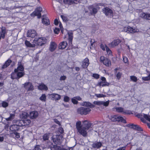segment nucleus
I'll use <instances>...</instances> for the list:
<instances>
[{
  "mask_svg": "<svg viewBox=\"0 0 150 150\" xmlns=\"http://www.w3.org/2000/svg\"><path fill=\"white\" fill-rule=\"evenodd\" d=\"M18 67L17 69H14V71H21L24 72V67L21 62H18Z\"/></svg>",
  "mask_w": 150,
  "mask_h": 150,
  "instance_id": "nucleus-16",
  "label": "nucleus"
},
{
  "mask_svg": "<svg viewBox=\"0 0 150 150\" xmlns=\"http://www.w3.org/2000/svg\"><path fill=\"white\" fill-rule=\"evenodd\" d=\"M105 14L107 16H109L110 17L112 16V11L108 8H105Z\"/></svg>",
  "mask_w": 150,
  "mask_h": 150,
  "instance_id": "nucleus-18",
  "label": "nucleus"
},
{
  "mask_svg": "<svg viewBox=\"0 0 150 150\" xmlns=\"http://www.w3.org/2000/svg\"><path fill=\"white\" fill-rule=\"evenodd\" d=\"M38 112L37 111H32L30 113V117L32 119L38 117Z\"/></svg>",
  "mask_w": 150,
  "mask_h": 150,
  "instance_id": "nucleus-23",
  "label": "nucleus"
},
{
  "mask_svg": "<svg viewBox=\"0 0 150 150\" xmlns=\"http://www.w3.org/2000/svg\"><path fill=\"white\" fill-rule=\"evenodd\" d=\"M64 2L65 4L69 5H71L74 2L73 0H64Z\"/></svg>",
  "mask_w": 150,
  "mask_h": 150,
  "instance_id": "nucleus-39",
  "label": "nucleus"
},
{
  "mask_svg": "<svg viewBox=\"0 0 150 150\" xmlns=\"http://www.w3.org/2000/svg\"><path fill=\"white\" fill-rule=\"evenodd\" d=\"M109 84V83L106 82V79L105 77H104V86H108Z\"/></svg>",
  "mask_w": 150,
  "mask_h": 150,
  "instance_id": "nucleus-54",
  "label": "nucleus"
},
{
  "mask_svg": "<svg viewBox=\"0 0 150 150\" xmlns=\"http://www.w3.org/2000/svg\"><path fill=\"white\" fill-rule=\"evenodd\" d=\"M126 146L122 147H120L117 149L116 150H125Z\"/></svg>",
  "mask_w": 150,
  "mask_h": 150,
  "instance_id": "nucleus-58",
  "label": "nucleus"
},
{
  "mask_svg": "<svg viewBox=\"0 0 150 150\" xmlns=\"http://www.w3.org/2000/svg\"><path fill=\"white\" fill-rule=\"evenodd\" d=\"M42 8L40 7H38L36 8L35 10L30 14L31 17H34L37 16L38 18H40L41 17V12L42 11Z\"/></svg>",
  "mask_w": 150,
  "mask_h": 150,
  "instance_id": "nucleus-4",
  "label": "nucleus"
},
{
  "mask_svg": "<svg viewBox=\"0 0 150 150\" xmlns=\"http://www.w3.org/2000/svg\"><path fill=\"white\" fill-rule=\"evenodd\" d=\"M25 44L28 47H34V46H33V45L31 44L29 41L27 40H25Z\"/></svg>",
  "mask_w": 150,
  "mask_h": 150,
  "instance_id": "nucleus-43",
  "label": "nucleus"
},
{
  "mask_svg": "<svg viewBox=\"0 0 150 150\" xmlns=\"http://www.w3.org/2000/svg\"><path fill=\"white\" fill-rule=\"evenodd\" d=\"M119 68H116L115 69V74H116V77L117 79H119L121 77L122 73L120 72H118V70Z\"/></svg>",
  "mask_w": 150,
  "mask_h": 150,
  "instance_id": "nucleus-33",
  "label": "nucleus"
},
{
  "mask_svg": "<svg viewBox=\"0 0 150 150\" xmlns=\"http://www.w3.org/2000/svg\"><path fill=\"white\" fill-rule=\"evenodd\" d=\"M89 64V60L88 58H86L82 62V67L83 68L87 67Z\"/></svg>",
  "mask_w": 150,
  "mask_h": 150,
  "instance_id": "nucleus-17",
  "label": "nucleus"
},
{
  "mask_svg": "<svg viewBox=\"0 0 150 150\" xmlns=\"http://www.w3.org/2000/svg\"><path fill=\"white\" fill-rule=\"evenodd\" d=\"M54 121L57 124L60 125V122L57 119H55L54 120Z\"/></svg>",
  "mask_w": 150,
  "mask_h": 150,
  "instance_id": "nucleus-62",
  "label": "nucleus"
},
{
  "mask_svg": "<svg viewBox=\"0 0 150 150\" xmlns=\"http://www.w3.org/2000/svg\"><path fill=\"white\" fill-rule=\"evenodd\" d=\"M72 102L75 104H76L78 103V101L74 97L71 99Z\"/></svg>",
  "mask_w": 150,
  "mask_h": 150,
  "instance_id": "nucleus-49",
  "label": "nucleus"
},
{
  "mask_svg": "<svg viewBox=\"0 0 150 150\" xmlns=\"http://www.w3.org/2000/svg\"><path fill=\"white\" fill-rule=\"evenodd\" d=\"M24 87L28 91H32L34 89L33 86L30 82L25 83L24 84Z\"/></svg>",
  "mask_w": 150,
  "mask_h": 150,
  "instance_id": "nucleus-10",
  "label": "nucleus"
},
{
  "mask_svg": "<svg viewBox=\"0 0 150 150\" xmlns=\"http://www.w3.org/2000/svg\"><path fill=\"white\" fill-rule=\"evenodd\" d=\"M91 124L86 120L83 122V127H86L88 130L91 127Z\"/></svg>",
  "mask_w": 150,
  "mask_h": 150,
  "instance_id": "nucleus-21",
  "label": "nucleus"
},
{
  "mask_svg": "<svg viewBox=\"0 0 150 150\" xmlns=\"http://www.w3.org/2000/svg\"><path fill=\"white\" fill-rule=\"evenodd\" d=\"M57 45L54 42H52L50 43L49 50L51 52L54 51L56 49Z\"/></svg>",
  "mask_w": 150,
  "mask_h": 150,
  "instance_id": "nucleus-25",
  "label": "nucleus"
},
{
  "mask_svg": "<svg viewBox=\"0 0 150 150\" xmlns=\"http://www.w3.org/2000/svg\"><path fill=\"white\" fill-rule=\"evenodd\" d=\"M83 106H89L91 108H93L95 106L94 105L88 102H84L83 103Z\"/></svg>",
  "mask_w": 150,
  "mask_h": 150,
  "instance_id": "nucleus-32",
  "label": "nucleus"
},
{
  "mask_svg": "<svg viewBox=\"0 0 150 150\" xmlns=\"http://www.w3.org/2000/svg\"><path fill=\"white\" fill-rule=\"evenodd\" d=\"M91 111V109L88 108L81 107L77 110L78 113L81 115H86L89 113Z\"/></svg>",
  "mask_w": 150,
  "mask_h": 150,
  "instance_id": "nucleus-5",
  "label": "nucleus"
},
{
  "mask_svg": "<svg viewBox=\"0 0 150 150\" xmlns=\"http://www.w3.org/2000/svg\"><path fill=\"white\" fill-rule=\"evenodd\" d=\"M93 104L94 105L100 106L103 105V101H94L93 102Z\"/></svg>",
  "mask_w": 150,
  "mask_h": 150,
  "instance_id": "nucleus-38",
  "label": "nucleus"
},
{
  "mask_svg": "<svg viewBox=\"0 0 150 150\" xmlns=\"http://www.w3.org/2000/svg\"><path fill=\"white\" fill-rule=\"evenodd\" d=\"M61 147L56 145H53L50 147L51 150H60Z\"/></svg>",
  "mask_w": 150,
  "mask_h": 150,
  "instance_id": "nucleus-37",
  "label": "nucleus"
},
{
  "mask_svg": "<svg viewBox=\"0 0 150 150\" xmlns=\"http://www.w3.org/2000/svg\"><path fill=\"white\" fill-rule=\"evenodd\" d=\"M105 50L108 54L109 55L111 53V50L106 45H105V47H104V51Z\"/></svg>",
  "mask_w": 150,
  "mask_h": 150,
  "instance_id": "nucleus-36",
  "label": "nucleus"
},
{
  "mask_svg": "<svg viewBox=\"0 0 150 150\" xmlns=\"http://www.w3.org/2000/svg\"><path fill=\"white\" fill-rule=\"evenodd\" d=\"M88 130L86 129L85 127H82L79 129L78 131L79 133L82 135L83 137H86L87 136V131Z\"/></svg>",
  "mask_w": 150,
  "mask_h": 150,
  "instance_id": "nucleus-13",
  "label": "nucleus"
},
{
  "mask_svg": "<svg viewBox=\"0 0 150 150\" xmlns=\"http://www.w3.org/2000/svg\"><path fill=\"white\" fill-rule=\"evenodd\" d=\"M123 61L125 63H127L128 62V58L125 56H123Z\"/></svg>",
  "mask_w": 150,
  "mask_h": 150,
  "instance_id": "nucleus-48",
  "label": "nucleus"
},
{
  "mask_svg": "<svg viewBox=\"0 0 150 150\" xmlns=\"http://www.w3.org/2000/svg\"><path fill=\"white\" fill-rule=\"evenodd\" d=\"M68 40L69 41V43L72 44V41L73 38V33L72 32H68Z\"/></svg>",
  "mask_w": 150,
  "mask_h": 150,
  "instance_id": "nucleus-28",
  "label": "nucleus"
},
{
  "mask_svg": "<svg viewBox=\"0 0 150 150\" xmlns=\"http://www.w3.org/2000/svg\"><path fill=\"white\" fill-rule=\"evenodd\" d=\"M59 28H55L54 30V33L56 34H58L59 33Z\"/></svg>",
  "mask_w": 150,
  "mask_h": 150,
  "instance_id": "nucleus-53",
  "label": "nucleus"
},
{
  "mask_svg": "<svg viewBox=\"0 0 150 150\" xmlns=\"http://www.w3.org/2000/svg\"><path fill=\"white\" fill-rule=\"evenodd\" d=\"M128 126L134 129L139 131H143V129L139 126L134 124H129Z\"/></svg>",
  "mask_w": 150,
  "mask_h": 150,
  "instance_id": "nucleus-11",
  "label": "nucleus"
},
{
  "mask_svg": "<svg viewBox=\"0 0 150 150\" xmlns=\"http://www.w3.org/2000/svg\"><path fill=\"white\" fill-rule=\"evenodd\" d=\"M31 122L30 120L25 119L20 121V123L21 124V125L22 126H25L28 125L30 124Z\"/></svg>",
  "mask_w": 150,
  "mask_h": 150,
  "instance_id": "nucleus-15",
  "label": "nucleus"
},
{
  "mask_svg": "<svg viewBox=\"0 0 150 150\" xmlns=\"http://www.w3.org/2000/svg\"><path fill=\"white\" fill-rule=\"evenodd\" d=\"M109 117V118L112 121L115 122V121H118L120 122L121 121L122 122L124 123H126V120L124 119L123 118L119 116L118 115H112L109 117V116H108Z\"/></svg>",
  "mask_w": 150,
  "mask_h": 150,
  "instance_id": "nucleus-2",
  "label": "nucleus"
},
{
  "mask_svg": "<svg viewBox=\"0 0 150 150\" xmlns=\"http://www.w3.org/2000/svg\"><path fill=\"white\" fill-rule=\"evenodd\" d=\"M102 146V144L100 142H95L92 144V147L94 148H98Z\"/></svg>",
  "mask_w": 150,
  "mask_h": 150,
  "instance_id": "nucleus-30",
  "label": "nucleus"
},
{
  "mask_svg": "<svg viewBox=\"0 0 150 150\" xmlns=\"http://www.w3.org/2000/svg\"><path fill=\"white\" fill-rule=\"evenodd\" d=\"M142 79L144 81H148L150 80V73L148 76L146 77H142Z\"/></svg>",
  "mask_w": 150,
  "mask_h": 150,
  "instance_id": "nucleus-42",
  "label": "nucleus"
},
{
  "mask_svg": "<svg viewBox=\"0 0 150 150\" xmlns=\"http://www.w3.org/2000/svg\"><path fill=\"white\" fill-rule=\"evenodd\" d=\"M59 22L58 20L56 19L54 21V24L55 25H57L58 24Z\"/></svg>",
  "mask_w": 150,
  "mask_h": 150,
  "instance_id": "nucleus-64",
  "label": "nucleus"
},
{
  "mask_svg": "<svg viewBox=\"0 0 150 150\" xmlns=\"http://www.w3.org/2000/svg\"><path fill=\"white\" fill-rule=\"evenodd\" d=\"M19 126H21V125H13L10 127V129L11 131H16L19 129Z\"/></svg>",
  "mask_w": 150,
  "mask_h": 150,
  "instance_id": "nucleus-20",
  "label": "nucleus"
},
{
  "mask_svg": "<svg viewBox=\"0 0 150 150\" xmlns=\"http://www.w3.org/2000/svg\"><path fill=\"white\" fill-rule=\"evenodd\" d=\"M33 150H41V149H40L39 146L36 145L35 146L34 149Z\"/></svg>",
  "mask_w": 150,
  "mask_h": 150,
  "instance_id": "nucleus-55",
  "label": "nucleus"
},
{
  "mask_svg": "<svg viewBox=\"0 0 150 150\" xmlns=\"http://www.w3.org/2000/svg\"><path fill=\"white\" fill-rule=\"evenodd\" d=\"M104 64L106 66L109 67L111 65L110 61L106 58L104 57Z\"/></svg>",
  "mask_w": 150,
  "mask_h": 150,
  "instance_id": "nucleus-27",
  "label": "nucleus"
},
{
  "mask_svg": "<svg viewBox=\"0 0 150 150\" xmlns=\"http://www.w3.org/2000/svg\"><path fill=\"white\" fill-rule=\"evenodd\" d=\"M1 105L3 107L6 108L8 106V104L7 102L4 101L2 103Z\"/></svg>",
  "mask_w": 150,
  "mask_h": 150,
  "instance_id": "nucleus-50",
  "label": "nucleus"
},
{
  "mask_svg": "<svg viewBox=\"0 0 150 150\" xmlns=\"http://www.w3.org/2000/svg\"><path fill=\"white\" fill-rule=\"evenodd\" d=\"M123 31L128 33H134L138 31L139 30L137 28H133L130 26L125 27L123 28Z\"/></svg>",
  "mask_w": 150,
  "mask_h": 150,
  "instance_id": "nucleus-7",
  "label": "nucleus"
},
{
  "mask_svg": "<svg viewBox=\"0 0 150 150\" xmlns=\"http://www.w3.org/2000/svg\"><path fill=\"white\" fill-rule=\"evenodd\" d=\"M5 33L6 30L5 29V28H2V29L1 32V35L2 38H4L5 36Z\"/></svg>",
  "mask_w": 150,
  "mask_h": 150,
  "instance_id": "nucleus-44",
  "label": "nucleus"
},
{
  "mask_svg": "<svg viewBox=\"0 0 150 150\" xmlns=\"http://www.w3.org/2000/svg\"><path fill=\"white\" fill-rule=\"evenodd\" d=\"M130 79L134 82H136L137 80V78L134 76H130Z\"/></svg>",
  "mask_w": 150,
  "mask_h": 150,
  "instance_id": "nucleus-47",
  "label": "nucleus"
},
{
  "mask_svg": "<svg viewBox=\"0 0 150 150\" xmlns=\"http://www.w3.org/2000/svg\"><path fill=\"white\" fill-rule=\"evenodd\" d=\"M116 111L119 112H123L124 114L127 113L128 111L124 110V108L121 107H116Z\"/></svg>",
  "mask_w": 150,
  "mask_h": 150,
  "instance_id": "nucleus-26",
  "label": "nucleus"
},
{
  "mask_svg": "<svg viewBox=\"0 0 150 150\" xmlns=\"http://www.w3.org/2000/svg\"><path fill=\"white\" fill-rule=\"evenodd\" d=\"M46 96L45 94H42L40 98V99L43 102H45L46 101Z\"/></svg>",
  "mask_w": 150,
  "mask_h": 150,
  "instance_id": "nucleus-41",
  "label": "nucleus"
},
{
  "mask_svg": "<svg viewBox=\"0 0 150 150\" xmlns=\"http://www.w3.org/2000/svg\"><path fill=\"white\" fill-rule=\"evenodd\" d=\"M92 76L95 79H98L99 77V75L97 74H93Z\"/></svg>",
  "mask_w": 150,
  "mask_h": 150,
  "instance_id": "nucleus-52",
  "label": "nucleus"
},
{
  "mask_svg": "<svg viewBox=\"0 0 150 150\" xmlns=\"http://www.w3.org/2000/svg\"><path fill=\"white\" fill-rule=\"evenodd\" d=\"M42 23L46 25H47L50 24L49 19L45 16H42Z\"/></svg>",
  "mask_w": 150,
  "mask_h": 150,
  "instance_id": "nucleus-19",
  "label": "nucleus"
},
{
  "mask_svg": "<svg viewBox=\"0 0 150 150\" xmlns=\"http://www.w3.org/2000/svg\"><path fill=\"white\" fill-rule=\"evenodd\" d=\"M140 16L143 18L150 20V14L149 13H143L140 14Z\"/></svg>",
  "mask_w": 150,
  "mask_h": 150,
  "instance_id": "nucleus-22",
  "label": "nucleus"
},
{
  "mask_svg": "<svg viewBox=\"0 0 150 150\" xmlns=\"http://www.w3.org/2000/svg\"><path fill=\"white\" fill-rule=\"evenodd\" d=\"M99 8L98 5H93L89 6L88 8L91 14L93 15L97 13L98 9H99Z\"/></svg>",
  "mask_w": 150,
  "mask_h": 150,
  "instance_id": "nucleus-8",
  "label": "nucleus"
},
{
  "mask_svg": "<svg viewBox=\"0 0 150 150\" xmlns=\"http://www.w3.org/2000/svg\"><path fill=\"white\" fill-rule=\"evenodd\" d=\"M143 117L145 119L150 122V116L143 114Z\"/></svg>",
  "mask_w": 150,
  "mask_h": 150,
  "instance_id": "nucleus-45",
  "label": "nucleus"
},
{
  "mask_svg": "<svg viewBox=\"0 0 150 150\" xmlns=\"http://www.w3.org/2000/svg\"><path fill=\"white\" fill-rule=\"evenodd\" d=\"M50 98L53 100H58L61 99V96L58 94L53 93L49 95Z\"/></svg>",
  "mask_w": 150,
  "mask_h": 150,
  "instance_id": "nucleus-9",
  "label": "nucleus"
},
{
  "mask_svg": "<svg viewBox=\"0 0 150 150\" xmlns=\"http://www.w3.org/2000/svg\"><path fill=\"white\" fill-rule=\"evenodd\" d=\"M11 62L12 61L11 59H8L2 66V69H4L6 68L10 64Z\"/></svg>",
  "mask_w": 150,
  "mask_h": 150,
  "instance_id": "nucleus-31",
  "label": "nucleus"
},
{
  "mask_svg": "<svg viewBox=\"0 0 150 150\" xmlns=\"http://www.w3.org/2000/svg\"><path fill=\"white\" fill-rule=\"evenodd\" d=\"M38 89L40 90H47L48 88L44 84L42 83L38 86Z\"/></svg>",
  "mask_w": 150,
  "mask_h": 150,
  "instance_id": "nucleus-34",
  "label": "nucleus"
},
{
  "mask_svg": "<svg viewBox=\"0 0 150 150\" xmlns=\"http://www.w3.org/2000/svg\"><path fill=\"white\" fill-rule=\"evenodd\" d=\"M15 116V114H10V117L6 119V120L7 121H11L13 119Z\"/></svg>",
  "mask_w": 150,
  "mask_h": 150,
  "instance_id": "nucleus-40",
  "label": "nucleus"
},
{
  "mask_svg": "<svg viewBox=\"0 0 150 150\" xmlns=\"http://www.w3.org/2000/svg\"><path fill=\"white\" fill-rule=\"evenodd\" d=\"M121 41L119 39L113 40L112 42L109 44V46L112 47H114L117 46L120 43Z\"/></svg>",
  "mask_w": 150,
  "mask_h": 150,
  "instance_id": "nucleus-14",
  "label": "nucleus"
},
{
  "mask_svg": "<svg viewBox=\"0 0 150 150\" xmlns=\"http://www.w3.org/2000/svg\"><path fill=\"white\" fill-rule=\"evenodd\" d=\"M95 96L98 98H100L103 97V94H95Z\"/></svg>",
  "mask_w": 150,
  "mask_h": 150,
  "instance_id": "nucleus-57",
  "label": "nucleus"
},
{
  "mask_svg": "<svg viewBox=\"0 0 150 150\" xmlns=\"http://www.w3.org/2000/svg\"><path fill=\"white\" fill-rule=\"evenodd\" d=\"M61 17L64 21H66L67 20V18L64 16L61 15Z\"/></svg>",
  "mask_w": 150,
  "mask_h": 150,
  "instance_id": "nucleus-60",
  "label": "nucleus"
},
{
  "mask_svg": "<svg viewBox=\"0 0 150 150\" xmlns=\"http://www.w3.org/2000/svg\"><path fill=\"white\" fill-rule=\"evenodd\" d=\"M77 100H81V98L79 96H77L74 97Z\"/></svg>",
  "mask_w": 150,
  "mask_h": 150,
  "instance_id": "nucleus-63",
  "label": "nucleus"
},
{
  "mask_svg": "<svg viewBox=\"0 0 150 150\" xmlns=\"http://www.w3.org/2000/svg\"><path fill=\"white\" fill-rule=\"evenodd\" d=\"M20 117L22 120L27 119L29 116V115L27 112H22L20 115Z\"/></svg>",
  "mask_w": 150,
  "mask_h": 150,
  "instance_id": "nucleus-24",
  "label": "nucleus"
},
{
  "mask_svg": "<svg viewBox=\"0 0 150 150\" xmlns=\"http://www.w3.org/2000/svg\"><path fill=\"white\" fill-rule=\"evenodd\" d=\"M46 40L45 38H36L33 40V43L34 45H40L42 46L46 43Z\"/></svg>",
  "mask_w": 150,
  "mask_h": 150,
  "instance_id": "nucleus-1",
  "label": "nucleus"
},
{
  "mask_svg": "<svg viewBox=\"0 0 150 150\" xmlns=\"http://www.w3.org/2000/svg\"><path fill=\"white\" fill-rule=\"evenodd\" d=\"M67 45V42L66 41H63L60 44L59 47V49H63L65 48Z\"/></svg>",
  "mask_w": 150,
  "mask_h": 150,
  "instance_id": "nucleus-29",
  "label": "nucleus"
},
{
  "mask_svg": "<svg viewBox=\"0 0 150 150\" xmlns=\"http://www.w3.org/2000/svg\"><path fill=\"white\" fill-rule=\"evenodd\" d=\"M52 138L53 142L56 144H60L62 142V135H53Z\"/></svg>",
  "mask_w": 150,
  "mask_h": 150,
  "instance_id": "nucleus-3",
  "label": "nucleus"
},
{
  "mask_svg": "<svg viewBox=\"0 0 150 150\" xmlns=\"http://www.w3.org/2000/svg\"><path fill=\"white\" fill-rule=\"evenodd\" d=\"M25 75L24 72L21 71H14V73L12 74L11 76V78L13 79H16L18 80L22 77Z\"/></svg>",
  "mask_w": 150,
  "mask_h": 150,
  "instance_id": "nucleus-6",
  "label": "nucleus"
},
{
  "mask_svg": "<svg viewBox=\"0 0 150 150\" xmlns=\"http://www.w3.org/2000/svg\"><path fill=\"white\" fill-rule=\"evenodd\" d=\"M66 79V77L65 76H62L59 79L60 81H64Z\"/></svg>",
  "mask_w": 150,
  "mask_h": 150,
  "instance_id": "nucleus-56",
  "label": "nucleus"
},
{
  "mask_svg": "<svg viewBox=\"0 0 150 150\" xmlns=\"http://www.w3.org/2000/svg\"><path fill=\"white\" fill-rule=\"evenodd\" d=\"M49 138V134H44L43 136V140L46 141L48 140Z\"/></svg>",
  "mask_w": 150,
  "mask_h": 150,
  "instance_id": "nucleus-46",
  "label": "nucleus"
},
{
  "mask_svg": "<svg viewBox=\"0 0 150 150\" xmlns=\"http://www.w3.org/2000/svg\"><path fill=\"white\" fill-rule=\"evenodd\" d=\"M76 127L78 131L82 127L81 122L80 121H78L76 122Z\"/></svg>",
  "mask_w": 150,
  "mask_h": 150,
  "instance_id": "nucleus-35",
  "label": "nucleus"
},
{
  "mask_svg": "<svg viewBox=\"0 0 150 150\" xmlns=\"http://www.w3.org/2000/svg\"><path fill=\"white\" fill-rule=\"evenodd\" d=\"M58 131L60 134H62L64 132V131L63 129L62 128H60L59 129Z\"/></svg>",
  "mask_w": 150,
  "mask_h": 150,
  "instance_id": "nucleus-59",
  "label": "nucleus"
},
{
  "mask_svg": "<svg viewBox=\"0 0 150 150\" xmlns=\"http://www.w3.org/2000/svg\"><path fill=\"white\" fill-rule=\"evenodd\" d=\"M70 100L69 98L67 96H64V101L65 102H68Z\"/></svg>",
  "mask_w": 150,
  "mask_h": 150,
  "instance_id": "nucleus-51",
  "label": "nucleus"
},
{
  "mask_svg": "<svg viewBox=\"0 0 150 150\" xmlns=\"http://www.w3.org/2000/svg\"><path fill=\"white\" fill-rule=\"evenodd\" d=\"M36 32L35 30H29L27 32V37L33 38L36 35Z\"/></svg>",
  "mask_w": 150,
  "mask_h": 150,
  "instance_id": "nucleus-12",
  "label": "nucleus"
},
{
  "mask_svg": "<svg viewBox=\"0 0 150 150\" xmlns=\"http://www.w3.org/2000/svg\"><path fill=\"white\" fill-rule=\"evenodd\" d=\"M109 100L105 102H104V106H107L109 104Z\"/></svg>",
  "mask_w": 150,
  "mask_h": 150,
  "instance_id": "nucleus-61",
  "label": "nucleus"
}]
</instances>
